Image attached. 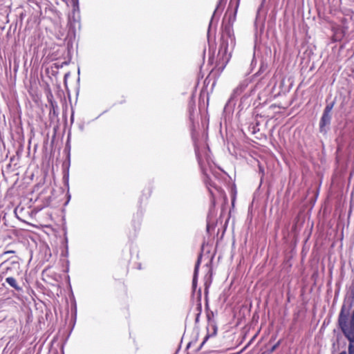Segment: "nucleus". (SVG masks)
<instances>
[{
	"instance_id": "nucleus-1",
	"label": "nucleus",
	"mask_w": 354,
	"mask_h": 354,
	"mask_svg": "<svg viewBox=\"0 0 354 354\" xmlns=\"http://www.w3.org/2000/svg\"><path fill=\"white\" fill-rule=\"evenodd\" d=\"M8 259L0 264V277L5 279L8 286L17 291L22 290L19 285L15 275L19 276L21 273V269L19 260H11Z\"/></svg>"
},
{
	"instance_id": "nucleus-2",
	"label": "nucleus",
	"mask_w": 354,
	"mask_h": 354,
	"mask_svg": "<svg viewBox=\"0 0 354 354\" xmlns=\"http://www.w3.org/2000/svg\"><path fill=\"white\" fill-rule=\"evenodd\" d=\"M351 305L342 306L338 316V326L348 342H354V310L351 313Z\"/></svg>"
},
{
	"instance_id": "nucleus-3",
	"label": "nucleus",
	"mask_w": 354,
	"mask_h": 354,
	"mask_svg": "<svg viewBox=\"0 0 354 354\" xmlns=\"http://www.w3.org/2000/svg\"><path fill=\"white\" fill-rule=\"evenodd\" d=\"M239 0H231L228 10L226 15H228L229 24H232L235 20L236 10L239 6ZM230 24L228 26L225 27L223 34L222 35V42L221 44L219 54L223 53V55L227 54L228 49V38L230 39L231 46L234 45V39L230 36Z\"/></svg>"
},
{
	"instance_id": "nucleus-4",
	"label": "nucleus",
	"mask_w": 354,
	"mask_h": 354,
	"mask_svg": "<svg viewBox=\"0 0 354 354\" xmlns=\"http://www.w3.org/2000/svg\"><path fill=\"white\" fill-rule=\"evenodd\" d=\"M195 151H196V157H197V159L198 161V164L201 168V170H202L203 174L207 178V180L212 181V179L210 178V173L212 172V165L210 162V157L208 155L207 149H205L204 156H205V162L203 159V155L201 153L199 149L196 147H195Z\"/></svg>"
},
{
	"instance_id": "nucleus-5",
	"label": "nucleus",
	"mask_w": 354,
	"mask_h": 354,
	"mask_svg": "<svg viewBox=\"0 0 354 354\" xmlns=\"http://www.w3.org/2000/svg\"><path fill=\"white\" fill-rule=\"evenodd\" d=\"M248 81L247 80H243V82H241L239 84V85L233 90V92H232L230 99L228 100L227 102L225 104V109H227V107L234 105V103H233L234 99L236 96L239 95L245 90V88L248 86Z\"/></svg>"
},
{
	"instance_id": "nucleus-6",
	"label": "nucleus",
	"mask_w": 354,
	"mask_h": 354,
	"mask_svg": "<svg viewBox=\"0 0 354 354\" xmlns=\"http://www.w3.org/2000/svg\"><path fill=\"white\" fill-rule=\"evenodd\" d=\"M331 115L328 113H323L322 118L319 122V127L321 131H323V129L325 126L328 125L330 122Z\"/></svg>"
},
{
	"instance_id": "nucleus-7",
	"label": "nucleus",
	"mask_w": 354,
	"mask_h": 354,
	"mask_svg": "<svg viewBox=\"0 0 354 354\" xmlns=\"http://www.w3.org/2000/svg\"><path fill=\"white\" fill-rule=\"evenodd\" d=\"M207 335L205 336V337L204 338L203 342L201 343V347H202L205 343L206 342V341L212 336H214L216 334V331H217V328L216 327V326L214 325H211L209 326L208 328H207Z\"/></svg>"
},
{
	"instance_id": "nucleus-8",
	"label": "nucleus",
	"mask_w": 354,
	"mask_h": 354,
	"mask_svg": "<svg viewBox=\"0 0 354 354\" xmlns=\"http://www.w3.org/2000/svg\"><path fill=\"white\" fill-rule=\"evenodd\" d=\"M199 265H200V258L198 259L197 263L195 266V268H194V277H193V281H192V286L194 288H195L196 286V280H197V275H198Z\"/></svg>"
},
{
	"instance_id": "nucleus-9",
	"label": "nucleus",
	"mask_w": 354,
	"mask_h": 354,
	"mask_svg": "<svg viewBox=\"0 0 354 354\" xmlns=\"http://www.w3.org/2000/svg\"><path fill=\"white\" fill-rule=\"evenodd\" d=\"M227 0H219L218 3V5L214 10V15H213V17H215V15H216V13L218 12H221V10H223V7H224V5L225 3Z\"/></svg>"
},
{
	"instance_id": "nucleus-10",
	"label": "nucleus",
	"mask_w": 354,
	"mask_h": 354,
	"mask_svg": "<svg viewBox=\"0 0 354 354\" xmlns=\"http://www.w3.org/2000/svg\"><path fill=\"white\" fill-rule=\"evenodd\" d=\"M348 353V354H354V342H349Z\"/></svg>"
},
{
	"instance_id": "nucleus-11",
	"label": "nucleus",
	"mask_w": 354,
	"mask_h": 354,
	"mask_svg": "<svg viewBox=\"0 0 354 354\" xmlns=\"http://www.w3.org/2000/svg\"><path fill=\"white\" fill-rule=\"evenodd\" d=\"M333 103L330 104H328V105L325 107L324 111V113L330 114V112H331V110L333 109Z\"/></svg>"
},
{
	"instance_id": "nucleus-12",
	"label": "nucleus",
	"mask_w": 354,
	"mask_h": 354,
	"mask_svg": "<svg viewBox=\"0 0 354 354\" xmlns=\"http://www.w3.org/2000/svg\"><path fill=\"white\" fill-rule=\"evenodd\" d=\"M16 253V251L14 250H5L3 253H2V256L3 255H6V254H15Z\"/></svg>"
},
{
	"instance_id": "nucleus-13",
	"label": "nucleus",
	"mask_w": 354,
	"mask_h": 354,
	"mask_svg": "<svg viewBox=\"0 0 354 354\" xmlns=\"http://www.w3.org/2000/svg\"><path fill=\"white\" fill-rule=\"evenodd\" d=\"M279 345V342H277L275 345H274L271 349V351H274Z\"/></svg>"
},
{
	"instance_id": "nucleus-14",
	"label": "nucleus",
	"mask_w": 354,
	"mask_h": 354,
	"mask_svg": "<svg viewBox=\"0 0 354 354\" xmlns=\"http://www.w3.org/2000/svg\"><path fill=\"white\" fill-rule=\"evenodd\" d=\"M210 281L208 282L207 280L205 281V288L207 289V288L209 287V284H210Z\"/></svg>"
},
{
	"instance_id": "nucleus-15",
	"label": "nucleus",
	"mask_w": 354,
	"mask_h": 354,
	"mask_svg": "<svg viewBox=\"0 0 354 354\" xmlns=\"http://www.w3.org/2000/svg\"><path fill=\"white\" fill-rule=\"evenodd\" d=\"M339 354H347V353L346 351H342L341 353H339Z\"/></svg>"
},
{
	"instance_id": "nucleus-16",
	"label": "nucleus",
	"mask_w": 354,
	"mask_h": 354,
	"mask_svg": "<svg viewBox=\"0 0 354 354\" xmlns=\"http://www.w3.org/2000/svg\"><path fill=\"white\" fill-rule=\"evenodd\" d=\"M351 292H352V294H353V296H354V289H353V290H351Z\"/></svg>"
}]
</instances>
